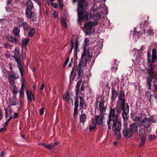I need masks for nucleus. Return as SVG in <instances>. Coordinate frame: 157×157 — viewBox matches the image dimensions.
Instances as JSON below:
<instances>
[{
    "instance_id": "19",
    "label": "nucleus",
    "mask_w": 157,
    "mask_h": 157,
    "mask_svg": "<svg viewBox=\"0 0 157 157\" xmlns=\"http://www.w3.org/2000/svg\"><path fill=\"white\" fill-rule=\"evenodd\" d=\"M15 96H13L12 98L9 99V103L11 105L15 106L18 104V101H17Z\"/></svg>"
},
{
    "instance_id": "49",
    "label": "nucleus",
    "mask_w": 157,
    "mask_h": 157,
    "mask_svg": "<svg viewBox=\"0 0 157 157\" xmlns=\"http://www.w3.org/2000/svg\"><path fill=\"white\" fill-rule=\"evenodd\" d=\"M69 57H68L67 58L65 61L64 63L63 64V67H65L67 65V64L68 63L69 61Z\"/></svg>"
},
{
    "instance_id": "2",
    "label": "nucleus",
    "mask_w": 157,
    "mask_h": 157,
    "mask_svg": "<svg viewBox=\"0 0 157 157\" xmlns=\"http://www.w3.org/2000/svg\"><path fill=\"white\" fill-rule=\"evenodd\" d=\"M78 2L77 11L78 17L82 19L88 20L92 17V14L91 13L86 12L85 9L88 6V2L86 0H72L73 3L76 2Z\"/></svg>"
},
{
    "instance_id": "26",
    "label": "nucleus",
    "mask_w": 157,
    "mask_h": 157,
    "mask_svg": "<svg viewBox=\"0 0 157 157\" xmlns=\"http://www.w3.org/2000/svg\"><path fill=\"white\" fill-rule=\"evenodd\" d=\"M143 32H145L144 30ZM143 33V31L142 32L137 31V30H133V36H137L138 37L141 36Z\"/></svg>"
},
{
    "instance_id": "47",
    "label": "nucleus",
    "mask_w": 157,
    "mask_h": 157,
    "mask_svg": "<svg viewBox=\"0 0 157 157\" xmlns=\"http://www.w3.org/2000/svg\"><path fill=\"white\" fill-rule=\"evenodd\" d=\"M151 62L154 63L157 59V56H151Z\"/></svg>"
},
{
    "instance_id": "16",
    "label": "nucleus",
    "mask_w": 157,
    "mask_h": 157,
    "mask_svg": "<svg viewBox=\"0 0 157 157\" xmlns=\"http://www.w3.org/2000/svg\"><path fill=\"white\" fill-rule=\"evenodd\" d=\"M97 25V23L96 22L89 21L84 24V27L86 29H91L93 26Z\"/></svg>"
},
{
    "instance_id": "1",
    "label": "nucleus",
    "mask_w": 157,
    "mask_h": 157,
    "mask_svg": "<svg viewBox=\"0 0 157 157\" xmlns=\"http://www.w3.org/2000/svg\"><path fill=\"white\" fill-rule=\"evenodd\" d=\"M125 98L124 92L123 91H121L116 105V116H119L122 110L123 119L124 121H126L128 120L129 106L127 103H125Z\"/></svg>"
},
{
    "instance_id": "46",
    "label": "nucleus",
    "mask_w": 157,
    "mask_h": 157,
    "mask_svg": "<svg viewBox=\"0 0 157 157\" xmlns=\"http://www.w3.org/2000/svg\"><path fill=\"white\" fill-rule=\"evenodd\" d=\"M156 80H155V79H154V81H153V83L154 86L155 87V90H157V78H156Z\"/></svg>"
},
{
    "instance_id": "18",
    "label": "nucleus",
    "mask_w": 157,
    "mask_h": 157,
    "mask_svg": "<svg viewBox=\"0 0 157 157\" xmlns=\"http://www.w3.org/2000/svg\"><path fill=\"white\" fill-rule=\"evenodd\" d=\"M8 75L9 81L16 79L19 77L18 76L16 75V73L14 72H10V74H9Z\"/></svg>"
},
{
    "instance_id": "7",
    "label": "nucleus",
    "mask_w": 157,
    "mask_h": 157,
    "mask_svg": "<svg viewBox=\"0 0 157 157\" xmlns=\"http://www.w3.org/2000/svg\"><path fill=\"white\" fill-rule=\"evenodd\" d=\"M89 40L88 39L85 38V45L84 47V51L82 55L83 54L84 55V58H86V60L90 59L92 58V55H91L90 53V49L89 48H86V47L89 45Z\"/></svg>"
},
{
    "instance_id": "24",
    "label": "nucleus",
    "mask_w": 157,
    "mask_h": 157,
    "mask_svg": "<svg viewBox=\"0 0 157 157\" xmlns=\"http://www.w3.org/2000/svg\"><path fill=\"white\" fill-rule=\"evenodd\" d=\"M58 144V143L57 142H56L54 143H52L49 144H46L44 147L47 149L50 150L51 148H52L55 147Z\"/></svg>"
},
{
    "instance_id": "21",
    "label": "nucleus",
    "mask_w": 157,
    "mask_h": 157,
    "mask_svg": "<svg viewBox=\"0 0 157 157\" xmlns=\"http://www.w3.org/2000/svg\"><path fill=\"white\" fill-rule=\"evenodd\" d=\"M112 101H114L117 97V91L113 87L112 88Z\"/></svg>"
},
{
    "instance_id": "31",
    "label": "nucleus",
    "mask_w": 157,
    "mask_h": 157,
    "mask_svg": "<svg viewBox=\"0 0 157 157\" xmlns=\"http://www.w3.org/2000/svg\"><path fill=\"white\" fill-rule=\"evenodd\" d=\"M147 58L148 62L150 65V67L147 69H154L153 64V63L152 62H151V60L149 59V56L148 55L147 56Z\"/></svg>"
},
{
    "instance_id": "43",
    "label": "nucleus",
    "mask_w": 157,
    "mask_h": 157,
    "mask_svg": "<svg viewBox=\"0 0 157 157\" xmlns=\"http://www.w3.org/2000/svg\"><path fill=\"white\" fill-rule=\"evenodd\" d=\"M156 136L154 135H150L148 136V139L150 140H153L156 138Z\"/></svg>"
},
{
    "instance_id": "55",
    "label": "nucleus",
    "mask_w": 157,
    "mask_h": 157,
    "mask_svg": "<svg viewBox=\"0 0 157 157\" xmlns=\"http://www.w3.org/2000/svg\"><path fill=\"white\" fill-rule=\"evenodd\" d=\"M152 56H157V51L156 49L154 48L152 50Z\"/></svg>"
},
{
    "instance_id": "41",
    "label": "nucleus",
    "mask_w": 157,
    "mask_h": 157,
    "mask_svg": "<svg viewBox=\"0 0 157 157\" xmlns=\"http://www.w3.org/2000/svg\"><path fill=\"white\" fill-rule=\"evenodd\" d=\"M79 51V49H78V47H75L74 52H75V56L76 58H77V52Z\"/></svg>"
},
{
    "instance_id": "40",
    "label": "nucleus",
    "mask_w": 157,
    "mask_h": 157,
    "mask_svg": "<svg viewBox=\"0 0 157 157\" xmlns=\"http://www.w3.org/2000/svg\"><path fill=\"white\" fill-rule=\"evenodd\" d=\"M100 118V115H96L95 116V119L96 123L97 124L99 125L100 122H99V120Z\"/></svg>"
},
{
    "instance_id": "62",
    "label": "nucleus",
    "mask_w": 157,
    "mask_h": 157,
    "mask_svg": "<svg viewBox=\"0 0 157 157\" xmlns=\"http://www.w3.org/2000/svg\"><path fill=\"white\" fill-rule=\"evenodd\" d=\"M104 101H102L100 102L99 104V107H104Z\"/></svg>"
},
{
    "instance_id": "56",
    "label": "nucleus",
    "mask_w": 157,
    "mask_h": 157,
    "mask_svg": "<svg viewBox=\"0 0 157 157\" xmlns=\"http://www.w3.org/2000/svg\"><path fill=\"white\" fill-rule=\"evenodd\" d=\"M100 109L101 113L102 114L105 112V107H100Z\"/></svg>"
},
{
    "instance_id": "28",
    "label": "nucleus",
    "mask_w": 157,
    "mask_h": 157,
    "mask_svg": "<svg viewBox=\"0 0 157 157\" xmlns=\"http://www.w3.org/2000/svg\"><path fill=\"white\" fill-rule=\"evenodd\" d=\"M100 18V16L99 15L98 13L95 14L94 15L92 18V19L94 20V21H93V22H96L98 24V21L99 20Z\"/></svg>"
},
{
    "instance_id": "22",
    "label": "nucleus",
    "mask_w": 157,
    "mask_h": 157,
    "mask_svg": "<svg viewBox=\"0 0 157 157\" xmlns=\"http://www.w3.org/2000/svg\"><path fill=\"white\" fill-rule=\"evenodd\" d=\"M30 40V39L28 37L26 38H24L22 39L21 40L22 45L25 47H26L27 46Z\"/></svg>"
},
{
    "instance_id": "3",
    "label": "nucleus",
    "mask_w": 157,
    "mask_h": 157,
    "mask_svg": "<svg viewBox=\"0 0 157 157\" xmlns=\"http://www.w3.org/2000/svg\"><path fill=\"white\" fill-rule=\"evenodd\" d=\"M84 54L82 55L81 60H80L78 65L76 68V71L74 73L75 76L77 75V79H81L83 77V69L86 66L87 61L89 59L86 60V58H84Z\"/></svg>"
},
{
    "instance_id": "30",
    "label": "nucleus",
    "mask_w": 157,
    "mask_h": 157,
    "mask_svg": "<svg viewBox=\"0 0 157 157\" xmlns=\"http://www.w3.org/2000/svg\"><path fill=\"white\" fill-rule=\"evenodd\" d=\"M140 136H141L140 143V145L141 146L143 145L145 143L146 137L144 135Z\"/></svg>"
},
{
    "instance_id": "5",
    "label": "nucleus",
    "mask_w": 157,
    "mask_h": 157,
    "mask_svg": "<svg viewBox=\"0 0 157 157\" xmlns=\"http://www.w3.org/2000/svg\"><path fill=\"white\" fill-rule=\"evenodd\" d=\"M15 59L17 63V67L19 68L21 76L22 83L21 84V90H24L25 87L26 86V82L25 81L23 78L24 75V70L22 66V63L21 62L20 60L18 59L16 57L15 58Z\"/></svg>"
},
{
    "instance_id": "23",
    "label": "nucleus",
    "mask_w": 157,
    "mask_h": 157,
    "mask_svg": "<svg viewBox=\"0 0 157 157\" xmlns=\"http://www.w3.org/2000/svg\"><path fill=\"white\" fill-rule=\"evenodd\" d=\"M26 93V94L27 99L29 100L30 101H32V97L33 94L32 93V91H29L28 90H27Z\"/></svg>"
},
{
    "instance_id": "37",
    "label": "nucleus",
    "mask_w": 157,
    "mask_h": 157,
    "mask_svg": "<svg viewBox=\"0 0 157 157\" xmlns=\"http://www.w3.org/2000/svg\"><path fill=\"white\" fill-rule=\"evenodd\" d=\"M35 33V30H29L28 33V36L30 37H32Z\"/></svg>"
},
{
    "instance_id": "20",
    "label": "nucleus",
    "mask_w": 157,
    "mask_h": 157,
    "mask_svg": "<svg viewBox=\"0 0 157 157\" xmlns=\"http://www.w3.org/2000/svg\"><path fill=\"white\" fill-rule=\"evenodd\" d=\"M82 79H80L78 80L77 82L76 86V89L75 90V93L76 94V96L78 95L80 93V87L81 86V84L82 82Z\"/></svg>"
},
{
    "instance_id": "44",
    "label": "nucleus",
    "mask_w": 157,
    "mask_h": 157,
    "mask_svg": "<svg viewBox=\"0 0 157 157\" xmlns=\"http://www.w3.org/2000/svg\"><path fill=\"white\" fill-rule=\"evenodd\" d=\"M78 109H74V112L73 113V117L75 118L78 116Z\"/></svg>"
},
{
    "instance_id": "4",
    "label": "nucleus",
    "mask_w": 157,
    "mask_h": 157,
    "mask_svg": "<svg viewBox=\"0 0 157 157\" xmlns=\"http://www.w3.org/2000/svg\"><path fill=\"white\" fill-rule=\"evenodd\" d=\"M14 56L13 58L14 59L15 61L16 62L15 58H17L18 59L21 60V62L22 63V66L24 68L25 64L22 59H25L26 58V54L25 52L22 51V54L21 55L20 53V49L17 48H15L13 51Z\"/></svg>"
},
{
    "instance_id": "64",
    "label": "nucleus",
    "mask_w": 157,
    "mask_h": 157,
    "mask_svg": "<svg viewBox=\"0 0 157 157\" xmlns=\"http://www.w3.org/2000/svg\"><path fill=\"white\" fill-rule=\"evenodd\" d=\"M74 108L75 109H78V103H74Z\"/></svg>"
},
{
    "instance_id": "10",
    "label": "nucleus",
    "mask_w": 157,
    "mask_h": 157,
    "mask_svg": "<svg viewBox=\"0 0 157 157\" xmlns=\"http://www.w3.org/2000/svg\"><path fill=\"white\" fill-rule=\"evenodd\" d=\"M151 124L150 120L149 118L145 117L141 121V124L139 125L138 127H140L142 125L146 128H149Z\"/></svg>"
},
{
    "instance_id": "58",
    "label": "nucleus",
    "mask_w": 157,
    "mask_h": 157,
    "mask_svg": "<svg viewBox=\"0 0 157 157\" xmlns=\"http://www.w3.org/2000/svg\"><path fill=\"white\" fill-rule=\"evenodd\" d=\"M78 40L79 39H78V38H77L75 40V47H78Z\"/></svg>"
},
{
    "instance_id": "53",
    "label": "nucleus",
    "mask_w": 157,
    "mask_h": 157,
    "mask_svg": "<svg viewBox=\"0 0 157 157\" xmlns=\"http://www.w3.org/2000/svg\"><path fill=\"white\" fill-rule=\"evenodd\" d=\"M2 72L5 74V77H6V75L5 74L6 73H7L8 75L10 74V72L8 71L7 70H6L5 68H3L2 70Z\"/></svg>"
},
{
    "instance_id": "32",
    "label": "nucleus",
    "mask_w": 157,
    "mask_h": 157,
    "mask_svg": "<svg viewBox=\"0 0 157 157\" xmlns=\"http://www.w3.org/2000/svg\"><path fill=\"white\" fill-rule=\"evenodd\" d=\"M149 23L147 21H145L143 23L140 24V26L139 27L140 29H144L148 25Z\"/></svg>"
},
{
    "instance_id": "8",
    "label": "nucleus",
    "mask_w": 157,
    "mask_h": 157,
    "mask_svg": "<svg viewBox=\"0 0 157 157\" xmlns=\"http://www.w3.org/2000/svg\"><path fill=\"white\" fill-rule=\"evenodd\" d=\"M34 9L33 4L31 0L28 1L26 4V9L25 12V15L26 17L29 19L32 17L33 12L32 10Z\"/></svg>"
},
{
    "instance_id": "39",
    "label": "nucleus",
    "mask_w": 157,
    "mask_h": 157,
    "mask_svg": "<svg viewBox=\"0 0 157 157\" xmlns=\"http://www.w3.org/2000/svg\"><path fill=\"white\" fill-rule=\"evenodd\" d=\"M96 123H93L91 124L90 125V131L93 130L96 127Z\"/></svg>"
},
{
    "instance_id": "38",
    "label": "nucleus",
    "mask_w": 157,
    "mask_h": 157,
    "mask_svg": "<svg viewBox=\"0 0 157 157\" xmlns=\"http://www.w3.org/2000/svg\"><path fill=\"white\" fill-rule=\"evenodd\" d=\"M63 99H65V101L67 102H68L69 100V92L68 91L67 94H66L65 96H64L63 97Z\"/></svg>"
},
{
    "instance_id": "57",
    "label": "nucleus",
    "mask_w": 157,
    "mask_h": 157,
    "mask_svg": "<svg viewBox=\"0 0 157 157\" xmlns=\"http://www.w3.org/2000/svg\"><path fill=\"white\" fill-rule=\"evenodd\" d=\"M44 112V108L42 107L39 110V113L40 115H42L43 114Z\"/></svg>"
},
{
    "instance_id": "35",
    "label": "nucleus",
    "mask_w": 157,
    "mask_h": 157,
    "mask_svg": "<svg viewBox=\"0 0 157 157\" xmlns=\"http://www.w3.org/2000/svg\"><path fill=\"white\" fill-rule=\"evenodd\" d=\"M71 44H70V49L69 51L68 52V53L70 54L72 52L73 47H74V42L72 40H71Z\"/></svg>"
},
{
    "instance_id": "17",
    "label": "nucleus",
    "mask_w": 157,
    "mask_h": 157,
    "mask_svg": "<svg viewBox=\"0 0 157 157\" xmlns=\"http://www.w3.org/2000/svg\"><path fill=\"white\" fill-rule=\"evenodd\" d=\"M130 129L132 132L133 134L137 133L138 132V128L137 124L135 122L130 124Z\"/></svg>"
},
{
    "instance_id": "54",
    "label": "nucleus",
    "mask_w": 157,
    "mask_h": 157,
    "mask_svg": "<svg viewBox=\"0 0 157 157\" xmlns=\"http://www.w3.org/2000/svg\"><path fill=\"white\" fill-rule=\"evenodd\" d=\"M147 32L148 34L151 36H153L154 34V32L153 30H147Z\"/></svg>"
},
{
    "instance_id": "61",
    "label": "nucleus",
    "mask_w": 157,
    "mask_h": 157,
    "mask_svg": "<svg viewBox=\"0 0 157 157\" xmlns=\"http://www.w3.org/2000/svg\"><path fill=\"white\" fill-rule=\"evenodd\" d=\"M10 44L8 43H6L5 44L4 47L7 48H8L10 47Z\"/></svg>"
},
{
    "instance_id": "6",
    "label": "nucleus",
    "mask_w": 157,
    "mask_h": 157,
    "mask_svg": "<svg viewBox=\"0 0 157 157\" xmlns=\"http://www.w3.org/2000/svg\"><path fill=\"white\" fill-rule=\"evenodd\" d=\"M20 30H13L12 33L17 38L13 37L12 36L7 35L6 38L11 43L16 44L19 41L18 38H20Z\"/></svg>"
},
{
    "instance_id": "48",
    "label": "nucleus",
    "mask_w": 157,
    "mask_h": 157,
    "mask_svg": "<svg viewBox=\"0 0 157 157\" xmlns=\"http://www.w3.org/2000/svg\"><path fill=\"white\" fill-rule=\"evenodd\" d=\"M139 132L140 133V136L142 135L145 133V132L144 129L142 128H141L140 129Z\"/></svg>"
},
{
    "instance_id": "25",
    "label": "nucleus",
    "mask_w": 157,
    "mask_h": 157,
    "mask_svg": "<svg viewBox=\"0 0 157 157\" xmlns=\"http://www.w3.org/2000/svg\"><path fill=\"white\" fill-rule=\"evenodd\" d=\"M80 123L82 122V124H84L86 121V120L87 118V116L85 114H82L80 115Z\"/></svg>"
},
{
    "instance_id": "13",
    "label": "nucleus",
    "mask_w": 157,
    "mask_h": 157,
    "mask_svg": "<svg viewBox=\"0 0 157 157\" xmlns=\"http://www.w3.org/2000/svg\"><path fill=\"white\" fill-rule=\"evenodd\" d=\"M112 121L113 122V129L114 130V128L118 126L117 123L119 121L116 120L115 119L113 120L111 119V120L109 118L108 121L107 122V124L108 125V128L109 130L111 129V127L112 124Z\"/></svg>"
},
{
    "instance_id": "42",
    "label": "nucleus",
    "mask_w": 157,
    "mask_h": 157,
    "mask_svg": "<svg viewBox=\"0 0 157 157\" xmlns=\"http://www.w3.org/2000/svg\"><path fill=\"white\" fill-rule=\"evenodd\" d=\"M7 22V20L5 19H0V25H4Z\"/></svg>"
},
{
    "instance_id": "27",
    "label": "nucleus",
    "mask_w": 157,
    "mask_h": 157,
    "mask_svg": "<svg viewBox=\"0 0 157 157\" xmlns=\"http://www.w3.org/2000/svg\"><path fill=\"white\" fill-rule=\"evenodd\" d=\"M79 98L80 99V106L82 109H84V105L85 104L84 100L82 96L79 97Z\"/></svg>"
},
{
    "instance_id": "59",
    "label": "nucleus",
    "mask_w": 157,
    "mask_h": 157,
    "mask_svg": "<svg viewBox=\"0 0 157 157\" xmlns=\"http://www.w3.org/2000/svg\"><path fill=\"white\" fill-rule=\"evenodd\" d=\"M144 48H145L144 46L143 45L141 46V47L140 49L136 50V51H137V52H138V51H141L142 52H143L144 51Z\"/></svg>"
},
{
    "instance_id": "63",
    "label": "nucleus",
    "mask_w": 157,
    "mask_h": 157,
    "mask_svg": "<svg viewBox=\"0 0 157 157\" xmlns=\"http://www.w3.org/2000/svg\"><path fill=\"white\" fill-rule=\"evenodd\" d=\"M76 97L75 98V103H78V95L76 96Z\"/></svg>"
},
{
    "instance_id": "29",
    "label": "nucleus",
    "mask_w": 157,
    "mask_h": 157,
    "mask_svg": "<svg viewBox=\"0 0 157 157\" xmlns=\"http://www.w3.org/2000/svg\"><path fill=\"white\" fill-rule=\"evenodd\" d=\"M61 23L62 26L64 28H67V24L65 18L62 17L61 19Z\"/></svg>"
},
{
    "instance_id": "45",
    "label": "nucleus",
    "mask_w": 157,
    "mask_h": 157,
    "mask_svg": "<svg viewBox=\"0 0 157 157\" xmlns=\"http://www.w3.org/2000/svg\"><path fill=\"white\" fill-rule=\"evenodd\" d=\"M24 95V90H20V92L19 97L20 99L23 98Z\"/></svg>"
},
{
    "instance_id": "9",
    "label": "nucleus",
    "mask_w": 157,
    "mask_h": 157,
    "mask_svg": "<svg viewBox=\"0 0 157 157\" xmlns=\"http://www.w3.org/2000/svg\"><path fill=\"white\" fill-rule=\"evenodd\" d=\"M122 133L123 135L125 137L130 138L132 136L133 134L129 128H127V124H124L123 125Z\"/></svg>"
},
{
    "instance_id": "50",
    "label": "nucleus",
    "mask_w": 157,
    "mask_h": 157,
    "mask_svg": "<svg viewBox=\"0 0 157 157\" xmlns=\"http://www.w3.org/2000/svg\"><path fill=\"white\" fill-rule=\"evenodd\" d=\"M142 58V55H141V54L139 53L136 56V60L137 61H139Z\"/></svg>"
},
{
    "instance_id": "34",
    "label": "nucleus",
    "mask_w": 157,
    "mask_h": 157,
    "mask_svg": "<svg viewBox=\"0 0 157 157\" xmlns=\"http://www.w3.org/2000/svg\"><path fill=\"white\" fill-rule=\"evenodd\" d=\"M95 30H83L84 33H86V35L90 36L92 34Z\"/></svg>"
},
{
    "instance_id": "60",
    "label": "nucleus",
    "mask_w": 157,
    "mask_h": 157,
    "mask_svg": "<svg viewBox=\"0 0 157 157\" xmlns=\"http://www.w3.org/2000/svg\"><path fill=\"white\" fill-rule=\"evenodd\" d=\"M6 129V128L5 127H4L0 129V133L4 132H5Z\"/></svg>"
},
{
    "instance_id": "15",
    "label": "nucleus",
    "mask_w": 157,
    "mask_h": 157,
    "mask_svg": "<svg viewBox=\"0 0 157 157\" xmlns=\"http://www.w3.org/2000/svg\"><path fill=\"white\" fill-rule=\"evenodd\" d=\"M147 72L149 75L147 78L152 79L154 78L155 80H156L157 72L156 71H154V69H147Z\"/></svg>"
},
{
    "instance_id": "51",
    "label": "nucleus",
    "mask_w": 157,
    "mask_h": 157,
    "mask_svg": "<svg viewBox=\"0 0 157 157\" xmlns=\"http://www.w3.org/2000/svg\"><path fill=\"white\" fill-rule=\"evenodd\" d=\"M59 5L60 9H62L63 7V3L62 1V0H59Z\"/></svg>"
},
{
    "instance_id": "33",
    "label": "nucleus",
    "mask_w": 157,
    "mask_h": 157,
    "mask_svg": "<svg viewBox=\"0 0 157 157\" xmlns=\"http://www.w3.org/2000/svg\"><path fill=\"white\" fill-rule=\"evenodd\" d=\"M11 89L13 93V94L14 96H16L17 92V88L16 87V86H14L13 87H11Z\"/></svg>"
},
{
    "instance_id": "36",
    "label": "nucleus",
    "mask_w": 157,
    "mask_h": 157,
    "mask_svg": "<svg viewBox=\"0 0 157 157\" xmlns=\"http://www.w3.org/2000/svg\"><path fill=\"white\" fill-rule=\"evenodd\" d=\"M153 79L147 78V85L148 86V88L150 89H151V83Z\"/></svg>"
},
{
    "instance_id": "12",
    "label": "nucleus",
    "mask_w": 157,
    "mask_h": 157,
    "mask_svg": "<svg viewBox=\"0 0 157 157\" xmlns=\"http://www.w3.org/2000/svg\"><path fill=\"white\" fill-rule=\"evenodd\" d=\"M115 108H110V109L109 114L108 116L109 118L111 120V119H116V120L118 121V116H116V114H115Z\"/></svg>"
},
{
    "instance_id": "52",
    "label": "nucleus",
    "mask_w": 157,
    "mask_h": 157,
    "mask_svg": "<svg viewBox=\"0 0 157 157\" xmlns=\"http://www.w3.org/2000/svg\"><path fill=\"white\" fill-rule=\"evenodd\" d=\"M9 82L11 86V87H13L14 86H15V80H12V81H9Z\"/></svg>"
},
{
    "instance_id": "11",
    "label": "nucleus",
    "mask_w": 157,
    "mask_h": 157,
    "mask_svg": "<svg viewBox=\"0 0 157 157\" xmlns=\"http://www.w3.org/2000/svg\"><path fill=\"white\" fill-rule=\"evenodd\" d=\"M117 124L118 126L114 128L113 130L115 132V134L117 138L119 139L121 137L120 131L121 128V121H119Z\"/></svg>"
},
{
    "instance_id": "14",
    "label": "nucleus",
    "mask_w": 157,
    "mask_h": 157,
    "mask_svg": "<svg viewBox=\"0 0 157 157\" xmlns=\"http://www.w3.org/2000/svg\"><path fill=\"white\" fill-rule=\"evenodd\" d=\"M17 24L19 26H23L24 29H34L33 28H30L27 23L23 21V20H18Z\"/></svg>"
}]
</instances>
